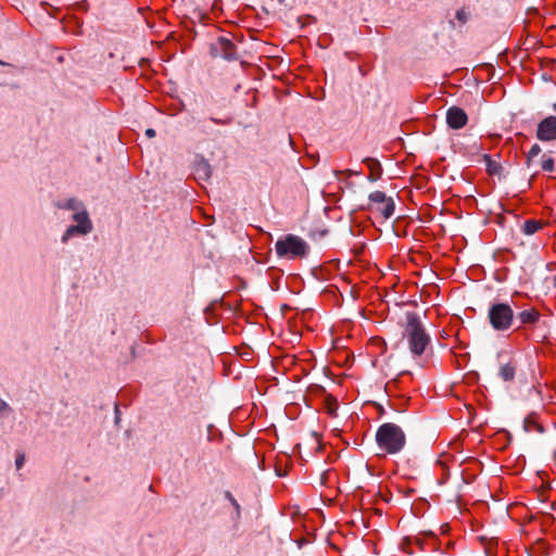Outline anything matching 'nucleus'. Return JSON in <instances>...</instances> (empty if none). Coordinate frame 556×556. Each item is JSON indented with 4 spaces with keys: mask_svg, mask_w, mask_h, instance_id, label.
<instances>
[{
    "mask_svg": "<svg viewBox=\"0 0 556 556\" xmlns=\"http://www.w3.org/2000/svg\"><path fill=\"white\" fill-rule=\"evenodd\" d=\"M406 325L404 327L403 337L407 339V344L414 357L421 356L428 346H430L431 338L428 334L420 317L415 312L405 314Z\"/></svg>",
    "mask_w": 556,
    "mask_h": 556,
    "instance_id": "nucleus-1",
    "label": "nucleus"
},
{
    "mask_svg": "<svg viewBox=\"0 0 556 556\" xmlns=\"http://www.w3.org/2000/svg\"><path fill=\"white\" fill-rule=\"evenodd\" d=\"M375 440L380 450L391 455L402 452L406 445L404 430L394 422H384L379 426Z\"/></svg>",
    "mask_w": 556,
    "mask_h": 556,
    "instance_id": "nucleus-2",
    "label": "nucleus"
},
{
    "mask_svg": "<svg viewBox=\"0 0 556 556\" xmlns=\"http://www.w3.org/2000/svg\"><path fill=\"white\" fill-rule=\"evenodd\" d=\"M275 250L280 258H304L309 252V245L299 236L287 235L277 240Z\"/></svg>",
    "mask_w": 556,
    "mask_h": 556,
    "instance_id": "nucleus-3",
    "label": "nucleus"
},
{
    "mask_svg": "<svg viewBox=\"0 0 556 556\" xmlns=\"http://www.w3.org/2000/svg\"><path fill=\"white\" fill-rule=\"evenodd\" d=\"M489 321L496 331H506L514 324V311L507 303H495L490 306Z\"/></svg>",
    "mask_w": 556,
    "mask_h": 556,
    "instance_id": "nucleus-4",
    "label": "nucleus"
},
{
    "mask_svg": "<svg viewBox=\"0 0 556 556\" xmlns=\"http://www.w3.org/2000/svg\"><path fill=\"white\" fill-rule=\"evenodd\" d=\"M72 219L77 224L67 227V229L61 238V241L63 243H66L74 236H86L90 233L93 229L92 222L89 217V213L87 212L85 206L77 211L76 213H74Z\"/></svg>",
    "mask_w": 556,
    "mask_h": 556,
    "instance_id": "nucleus-5",
    "label": "nucleus"
},
{
    "mask_svg": "<svg viewBox=\"0 0 556 556\" xmlns=\"http://www.w3.org/2000/svg\"><path fill=\"white\" fill-rule=\"evenodd\" d=\"M211 55L214 58H222L226 61H237L239 54L233 41L228 37H218L210 45Z\"/></svg>",
    "mask_w": 556,
    "mask_h": 556,
    "instance_id": "nucleus-6",
    "label": "nucleus"
},
{
    "mask_svg": "<svg viewBox=\"0 0 556 556\" xmlns=\"http://www.w3.org/2000/svg\"><path fill=\"white\" fill-rule=\"evenodd\" d=\"M536 138L541 141L556 140V116H547L538 124Z\"/></svg>",
    "mask_w": 556,
    "mask_h": 556,
    "instance_id": "nucleus-7",
    "label": "nucleus"
},
{
    "mask_svg": "<svg viewBox=\"0 0 556 556\" xmlns=\"http://www.w3.org/2000/svg\"><path fill=\"white\" fill-rule=\"evenodd\" d=\"M468 122L467 113L459 106H451L446 111V124L452 129H460Z\"/></svg>",
    "mask_w": 556,
    "mask_h": 556,
    "instance_id": "nucleus-8",
    "label": "nucleus"
},
{
    "mask_svg": "<svg viewBox=\"0 0 556 556\" xmlns=\"http://www.w3.org/2000/svg\"><path fill=\"white\" fill-rule=\"evenodd\" d=\"M370 202L384 204L383 208L380 211L386 219L390 218L395 211V204L392 198H387L386 193L382 191H374L368 197Z\"/></svg>",
    "mask_w": 556,
    "mask_h": 556,
    "instance_id": "nucleus-9",
    "label": "nucleus"
},
{
    "mask_svg": "<svg viewBox=\"0 0 556 556\" xmlns=\"http://www.w3.org/2000/svg\"><path fill=\"white\" fill-rule=\"evenodd\" d=\"M363 163L366 164L369 169V175H368L367 179L370 182L377 181L381 177V174H382V167H381L380 162L372 157H365L363 160Z\"/></svg>",
    "mask_w": 556,
    "mask_h": 556,
    "instance_id": "nucleus-10",
    "label": "nucleus"
},
{
    "mask_svg": "<svg viewBox=\"0 0 556 556\" xmlns=\"http://www.w3.org/2000/svg\"><path fill=\"white\" fill-rule=\"evenodd\" d=\"M194 175L200 180H208L212 175V167L206 160L201 157L194 164Z\"/></svg>",
    "mask_w": 556,
    "mask_h": 556,
    "instance_id": "nucleus-11",
    "label": "nucleus"
},
{
    "mask_svg": "<svg viewBox=\"0 0 556 556\" xmlns=\"http://www.w3.org/2000/svg\"><path fill=\"white\" fill-rule=\"evenodd\" d=\"M516 318L520 321L519 327L523 325H533L540 319V313L535 308H528L518 313Z\"/></svg>",
    "mask_w": 556,
    "mask_h": 556,
    "instance_id": "nucleus-12",
    "label": "nucleus"
},
{
    "mask_svg": "<svg viewBox=\"0 0 556 556\" xmlns=\"http://www.w3.org/2000/svg\"><path fill=\"white\" fill-rule=\"evenodd\" d=\"M516 369L517 367L514 362L502 364L498 368V376L502 380L506 382L513 381L516 376Z\"/></svg>",
    "mask_w": 556,
    "mask_h": 556,
    "instance_id": "nucleus-13",
    "label": "nucleus"
},
{
    "mask_svg": "<svg viewBox=\"0 0 556 556\" xmlns=\"http://www.w3.org/2000/svg\"><path fill=\"white\" fill-rule=\"evenodd\" d=\"M481 159L485 164L486 172L489 175H491V176H495V175L500 176L501 175V173L503 170L502 166L498 163L494 162L489 154H482Z\"/></svg>",
    "mask_w": 556,
    "mask_h": 556,
    "instance_id": "nucleus-14",
    "label": "nucleus"
},
{
    "mask_svg": "<svg viewBox=\"0 0 556 556\" xmlns=\"http://www.w3.org/2000/svg\"><path fill=\"white\" fill-rule=\"evenodd\" d=\"M56 205L61 210L74 211L75 213L85 206L81 201L75 198H70L64 201H60Z\"/></svg>",
    "mask_w": 556,
    "mask_h": 556,
    "instance_id": "nucleus-15",
    "label": "nucleus"
},
{
    "mask_svg": "<svg viewBox=\"0 0 556 556\" xmlns=\"http://www.w3.org/2000/svg\"><path fill=\"white\" fill-rule=\"evenodd\" d=\"M543 224L535 219H527L522 226V232L527 236L534 235L542 228Z\"/></svg>",
    "mask_w": 556,
    "mask_h": 556,
    "instance_id": "nucleus-16",
    "label": "nucleus"
},
{
    "mask_svg": "<svg viewBox=\"0 0 556 556\" xmlns=\"http://www.w3.org/2000/svg\"><path fill=\"white\" fill-rule=\"evenodd\" d=\"M523 429L526 432L536 430L538 432L542 433L544 431L543 427L535 421L532 414L525 418Z\"/></svg>",
    "mask_w": 556,
    "mask_h": 556,
    "instance_id": "nucleus-17",
    "label": "nucleus"
},
{
    "mask_svg": "<svg viewBox=\"0 0 556 556\" xmlns=\"http://www.w3.org/2000/svg\"><path fill=\"white\" fill-rule=\"evenodd\" d=\"M481 150H482V148H481L480 143L477 140H475L470 146L460 148L459 151L464 155L478 156V155H480Z\"/></svg>",
    "mask_w": 556,
    "mask_h": 556,
    "instance_id": "nucleus-18",
    "label": "nucleus"
},
{
    "mask_svg": "<svg viewBox=\"0 0 556 556\" xmlns=\"http://www.w3.org/2000/svg\"><path fill=\"white\" fill-rule=\"evenodd\" d=\"M225 497L230 502L232 507L235 508L236 516L235 519H239L241 516V507L238 501L233 497L232 493L230 491L225 492Z\"/></svg>",
    "mask_w": 556,
    "mask_h": 556,
    "instance_id": "nucleus-19",
    "label": "nucleus"
},
{
    "mask_svg": "<svg viewBox=\"0 0 556 556\" xmlns=\"http://www.w3.org/2000/svg\"><path fill=\"white\" fill-rule=\"evenodd\" d=\"M541 153V147L538 143H534L527 155V166L530 167L532 164V161L535 156H538Z\"/></svg>",
    "mask_w": 556,
    "mask_h": 556,
    "instance_id": "nucleus-20",
    "label": "nucleus"
},
{
    "mask_svg": "<svg viewBox=\"0 0 556 556\" xmlns=\"http://www.w3.org/2000/svg\"><path fill=\"white\" fill-rule=\"evenodd\" d=\"M541 166L544 172H553L554 170V160L552 157H547L546 155H543Z\"/></svg>",
    "mask_w": 556,
    "mask_h": 556,
    "instance_id": "nucleus-21",
    "label": "nucleus"
},
{
    "mask_svg": "<svg viewBox=\"0 0 556 556\" xmlns=\"http://www.w3.org/2000/svg\"><path fill=\"white\" fill-rule=\"evenodd\" d=\"M401 546L408 554H414L415 553V549L413 548V546H415L414 542H413V538H405V539H403V541L401 543Z\"/></svg>",
    "mask_w": 556,
    "mask_h": 556,
    "instance_id": "nucleus-22",
    "label": "nucleus"
},
{
    "mask_svg": "<svg viewBox=\"0 0 556 556\" xmlns=\"http://www.w3.org/2000/svg\"><path fill=\"white\" fill-rule=\"evenodd\" d=\"M456 18L462 24H465L468 21V14H467V12L464 9H459L456 12Z\"/></svg>",
    "mask_w": 556,
    "mask_h": 556,
    "instance_id": "nucleus-23",
    "label": "nucleus"
},
{
    "mask_svg": "<svg viewBox=\"0 0 556 556\" xmlns=\"http://www.w3.org/2000/svg\"><path fill=\"white\" fill-rule=\"evenodd\" d=\"M25 463V455L23 453H18L15 458V467L16 469H21Z\"/></svg>",
    "mask_w": 556,
    "mask_h": 556,
    "instance_id": "nucleus-24",
    "label": "nucleus"
},
{
    "mask_svg": "<svg viewBox=\"0 0 556 556\" xmlns=\"http://www.w3.org/2000/svg\"><path fill=\"white\" fill-rule=\"evenodd\" d=\"M340 174H345L346 176H353V175H361V172L352 170V169H345V170H334V175L339 176Z\"/></svg>",
    "mask_w": 556,
    "mask_h": 556,
    "instance_id": "nucleus-25",
    "label": "nucleus"
},
{
    "mask_svg": "<svg viewBox=\"0 0 556 556\" xmlns=\"http://www.w3.org/2000/svg\"><path fill=\"white\" fill-rule=\"evenodd\" d=\"M327 233H328V230L327 229H323V230H317V231L311 232V237L312 238H316V236H318V237L321 238V237L327 236Z\"/></svg>",
    "mask_w": 556,
    "mask_h": 556,
    "instance_id": "nucleus-26",
    "label": "nucleus"
},
{
    "mask_svg": "<svg viewBox=\"0 0 556 556\" xmlns=\"http://www.w3.org/2000/svg\"><path fill=\"white\" fill-rule=\"evenodd\" d=\"M414 545L419 548V551L424 549V541L420 538H413Z\"/></svg>",
    "mask_w": 556,
    "mask_h": 556,
    "instance_id": "nucleus-27",
    "label": "nucleus"
},
{
    "mask_svg": "<svg viewBox=\"0 0 556 556\" xmlns=\"http://www.w3.org/2000/svg\"><path fill=\"white\" fill-rule=\"evenodd\" d=\"M9 409H10L9 404L4 400L0 399V412H4V410H9Z\"/></svg>",
    "mask_w": 556,
    "mask_h": 556,
    "instance_id": "nucleus-28",
    "label": "nucleus"
},
{
    "mask_svg": "<svg viewBox=\"0 0 556 556\" xmlns=\"http://www.w3.org/2000/svg\"><path fill=\"white\" fill-rule=\"evenodd\" d=\"M155 135H156V132H155V130H154V129H152V128H148V129L146 130V136H147L148 138H154V137H155Z\"/></svg>",
    "mask_w": 556,
    "mask_h": 556,
    "instance_id": "nucleus-29",
    "label": "nucleus"
},
{
    "mask_svg": "<svg viewBox=\"0 0 556 556\" xmlns=\"http://www.w3.org/2000/svg\"><path fill=\"white\" fill-rule=\"evenodd\" d=\"M312 438L316 441V443L318 444V448H320V440H319V437L316 432H313L312 433Z\"/></svg>",
    "mask_w": 556,
    "mask_h": 556,
    "instance_id": "nucleus-30",
    "label": "nucleus"
},
{
    "mask_svg": "<svg viewBox=\"0 0 556 556\" xmlns=\"http://www.w3.org/2000/svg\"><path fill=\"white\" fill-rule=\"evenodd\" d=\"M211 121L215 124H227L228 122L227 121H224V119H217V118H214V117H211Z\"/></svg>",
    "mask_w": 556,
    "mask_h": 556,
    "instance_id": "nucleus-31",
    "label": "nucleus"
},
{
    "mask_svg": "<svg viewBox=\"0 0 556 556\" xmlns=\"http://www.w3.org/2000/svg\"><path fill=\"white\" fill-rule=\"evenodd\" d=\"M552 108H553L554 112L556 113V103H553Z\"/></svg>",
    "mask_w": 556,
    "mask_h": 556,
    "instance_id": "nucleus-32",
    "label": "nucleus"
},
{
    "mask_svg": "<svg viewBox=\"0 0 556 556\" xmlns=\"http://www.w3.org/2000/svg\"><path fill=\"white\" fill-rule=\"evenodd\" d=\"M0 64H3V63L0 61Z\"/></svg>",
    "mask_w": 556,
    "mask_h": 556,
    "instance_id": "nucleus-33",
    "label": "nucleus"
},
{
    "mask_svg": "<svg viewBox=\"0 0 556 556\" xmlns=\"http://www.w3.org/2000/svg\"><path fill=\"white\" fill-rule=\"evenodd\" d=\"M0 64H3V63L0 61Z\"/></svg>",
    "mask_w": 556,
    "mask_h": 556,
    "instance_id": "nucleus-34",
    "label": "nucleus"
}]
</instances>
